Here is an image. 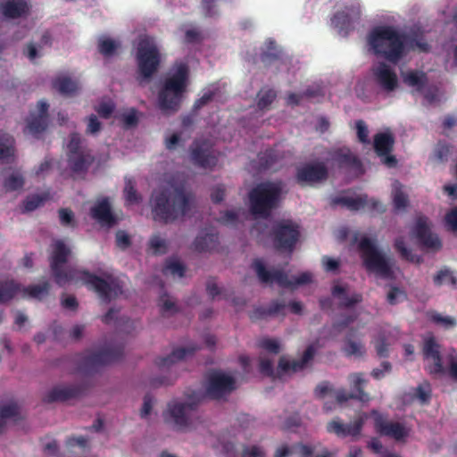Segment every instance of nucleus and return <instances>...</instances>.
Wrapping results in <instances>:
<instances>
[{
    "label": "nucleus",
    "instance_id": "nucleus-1",
    "mask_svg": "<svg viewBox=\"0 0 457 457\" xmlns=\"http://www.w3.org/2000/svg\"><path fill=\"white\" fill-rule=\"evenodd\" d=\"M368 44L375 55L393 64H397L409 50L428 53L431 48L422 34L400 33L392 26L374 28L368 35Z\"/></svg>",
    "mask_w": 457,
    "mask_h": 457
},
{
    "label": "nucleus",
    "instance_id": "nucleus-2",
    "mask_svg": "<svg viewBox=\"0 0 457 457\" xmlns=\"http://www.w3.org/2000/svg\"><path fill=\"white\" fill-rule=\"evenodd\" d=\"M194 195L183 185H169L153 191L150 205L153 219L168 224L187 215Z\"/></svg>",
    "mask_w": 457,
    "mask_h": 457
},
{
    "label": "nucleus",
    "instance_id": "nucleus-3",
    "mask_svg": "<svg viewBox=\"0 0 457 457\" xmlns=\"http://www.w3.org/2000/svg\"><path fill=\"white\" fill-rule=\"evenodd\" d=\"M189 67L184 61H176L163 80L158 95L160 109L177 112L189 84Z\"/></svg>",
    "mask_w": 457,
    "mask_h": 457
},
{
    "label": "nucleus",
    "instance_id": "nucleus-4",
    "mask_svg": "<svg viewBox=\"0 0 457 457\" xmlns=\"http://www.w3.org/2000/svg\"><path fill=\"white\" fill-rule=\"evenodd\" d=\"M282 194V183L264 181L253 187L248 195L252 214L267 219L278 206Z\"/></svg>",
    "mask_w": 457,
    "mask_h": 457
},
{
    "label": "nucleus",
    "instance_id": "nucleus-5",
    "mask_svg": "<svg viewBox=\"0 0 457 457\" xmlns=\"http://www.w3.org/2000/svg\"><path fill=\"white\" fill-rule=\"evenodd\" d=\"M136 60V79L140 86H145L151 81L161 65V53L156 44L148 38L141 39L137 47Z\"/></svg>",
    "mask_w": 457,
    "mask_h": 457
},
{
    "label": "nucleus",
    "instance_id": "nucleus-6",
    "mask_svg": "<svg viewBox=\"0 0 457 457\" xmlns=\"http://www.w3.org/2000/svg\"><path fill=\"white\" fill-rule=\"evenodd\" d=\"M358 249L368 271L373 272L380 278L390 279L394 277L392 263L379 251L375 242L368 237H362L358 242Z\"/></svg>",
    "mask_w": 457,
    "mask_h": 457
},
{
    "label": "nucleus",
    "instance_id": "nucleus-7",
    "mask_svg": "<svg viewBox=\"0 0 457 457\" xmlns=\"http://www.w3.org/2000/svg\"><path fill=\"white\" fill-rule=\"evenodd\" d=\"M198 403L199 401L195 398H190L187 402L171 400L162 414L165 423L178 431L187 429L196 418Z\"/></svg>",
    "mask_w": 457,
    "mask_h": 457
},
{
    "label": "nucleus",
    "instance_id": "nucleus-8",
    "mask_svg": "<svg viewBox=\"0 0 457 457\" xmlns=\"http://www.w3.org/2000/svg\"><path fill=\"white\" fill-rule=\"evenodd\" d=\"M70 253L71 250L63 241L54 242L50 268L54 281L59 287H64L67 283L77 280L81 271L71 267L64 268Z\"/></svg>",
    "mask_w": 457,
    "mask_h": 457
},
{
    "label": "nucleus",
    "instance_id": "nucleus-9",
    "mask_svg": "<svg viewBox=\"0 0 457 457\" xmlns=\"http://www.w3.org/2000/svg\"><path fill=\"white\" fill-rule=\"evenodd\" d=\"M77 279L82 280L86 286L95 291L98 297L105 303H109L112 298L122 294L120 280L112 276H107L105 279L87 270H81Z\"/></svg>",
    "mask_w": 457,
    "mask_h": 457
},
{
    "label": "nucleus",
    "instance_id": "nucleus-10",
    "mask_svg": "<svg viewBox=\"0 0 457 457\" xmlns=\"http://www.w3.org/2000/svg\"><path fill=\"white\" fill-rule=\"evenodd\" d=\"M270 237L276 250L292 253L301 237L300 226L292 220H278L272 226Z\"/></svg>",
    "mask_w": 457,
    "mask_h": 457
},
{
    "label": "nucleus",
    "instance_id": "nucleus-11",
    "mask_svg": "<svg viewBox=\"0 0 457 457\" xmlns=\"http://www.w3.org/2000/svg\"><path fill=\"white\" fill-rule=\"evenodd\" d=\"M252 267L255 270L259 280L265 284L276 282L282 287L293 288L297 286L306 285L312 281V274L309 272H303L297 277L289 278L283 270H268L261 259L253 260Z\"/></svg>",
    "mask_w": 457,
    "mask_h": 457
},
{
    "label": "nucleus",
    "instance_id": "nucleus-12",
    "mask_svg": "<svg viewBox=\"0 0 457 457\" xmlns=\"http://www.w3.org/2000/svg\"><path fill=\"white\" fill-rule=\"evenodd\" d=\"M123 353L124 350L120 345L86 352L80 358L79 369L88 373L96 371L101 366L119 361Z\"/></svg>",
    "mask_w": 457,
    "mask_h": 457
},
{
    "label": "nucleus",
    "instance_id": "nucleus-13",
    "mask_svg": "<svg viewBox=\"0 0 457 457\" xmlns=\"http://www.w3.org/2000/svg\"><path fill=\"white\" fill-rule=\"evenodd\" d=\"M190 158L194 165L212 170L218 163V153L206 139H195L190 146Z\"/></svg>",
    "mask_w": 457,
    "mask_h": 457
},
{
    "label": "nucleus",
    "instance_id": "nucleus-14",
    "mask_svg": "<svg viewBox=\"0 0 457 457\" xmlns=\"http://www.w3.org/2000/svg\"><path fill=\"white\" fill-rule=\"evenodd\" d=\"M373 418L375 431L382 436L394 438L395 441H403L409 436V429L402 423L391 421L386 414L376 410L370 411Z\"/></svg>",
    "mask_w": 457,
    "mask_h": 457
},
{
    "label": "nucleus",
    "instance_id": "nucleus-15",
    "mask_svg": "<svg viewBox=\"0 0 457 457\" xmlns=\"http://www.w3.org/2000/svg\"><path fill=\"white\" fill-rule=\"evenodd\" d=\"M236 389V380L233 377L220 371H214L208 377L205 395L212 400L226 398Z\"/></svg>",
    "mask_w": 457,
    "mask_h": 457
},
{
    "label": "nucleus",
    "instance_id": "nucleus-16",
    "mask_svg": "<svg viewBox=\"0 0 457 457\" xmlns=\"http://www.w3.org/2000/svg\"><path fill=\"white\" fill-rule=\"evenodd\" d=\"M328 176L327 164L324 162L318 161L298 167L295 173V180L302 187L313 186L325 182Z\"/></svg>",
    "mask_w": 457,
    "mask_h": 457
},
{
    "label": "nucleus",
    "instance_id": "nucleus-17",
    "mask_svg": "<svg viewBox=\"0 0 457 457\" xmlns=\"http://www.w3.org/2000/svg\"><path fill=\"white\" fill-rule=\"evenodd\" d=\"M348 380L353 391L348 393L345 389H338L336 392V400L338 403H345L350 399L358 400L361 403H367L370 400V395L363 389L368 382L363 373H352L349 375Z\"/></svg>",
    "mask_w": 457,
    "mask_h": 457
},
{
    "label": "nucleus",
    "instance_id": "nucleus-18",
    "mask_svg": "<svg viewBox=\"0 0 457 457\" xmlns=\"http://www.w3.org/2000/svg\"><path fill=\"white\" fill-rule=\"evenodd\" d=\"M374 81L386 92H393L398 87L395 71L386 62H380L371 69Z\"/></svg>",
    "mask_w": 457,
    "mask_h": 457
},
{
    "label": "nucleus",
    "instance_id": "nucleus-19",
    "mask_svg": "<svg viewBox=\"0 0 457 457\" xmlns=\"http://www.w3.org/2000/svg\"><path fill=\"white\" fill-rule=\"evenodd\" d=\"M366 415L362 414L349 424H344L339 418H336L327 424V431L337 435L338 437L358 436L364 425Z\"/></svg>",
    "mask_w": 457,
    "mask_h": 457
},
{
    "label": "nucleus",
    "instance_id": "nucleus-20",
    "mask_svg": "<svg viewBox=\"0 0 457 457\" xmlns=\"http://www.w3.org/2000/svg\"><path fill=\"white\" fill-rule=\"evenodd\" d=\"M333 203L335 204L345 206L351 211H358L365 207H368L370 211H375L380 213L386 211L380 202L375 199H369L367 195H360L357 197L338 196L333 200Z\"/></svg>",
    "mask_w": 457,
    "mask_h": 457
},
{
    "label": "nucleus",
    "instance_id": "nucleus-21",
    "mask_svg": "<svg viewBox=\"0 0 457 457\" xmlns=\"http://www.w3.org/2000/svg\"><path fill=\"white\" fill-rule=\"evenodd\" d=\"M422 353L425 359L433 360V364L428 368L431 375H441L445 372L440 354V345L436 343L434 337L425 339Z\"/></svg>",
    "mask_w": 457,
    "mask_h": 457
},
{
    "label": "nucleus",
    "instance_id": "nucleus-22",
    "mask_svg": "<svg viewBox=\"0 0 457 457\" xmlns=\"http://www.w3.org/2000/svg\"><path fill=\"white\" fill-rule=\"evenodd\" d=\"M316 353L314 345H309L303 353L300 360L289 361L286 357L282 356L279 359L278 365V375H284L289 372H297L303 370L307 364L312 361Z\"/></svg>",
    "mask_w": 457,
    "mask_h": 457
},
{
    "label": "nucleus",
    "instance_id": "nucleus-23",
    "mask_svg": "<svg viewBox=\"0 0 457 457\" xmlns=\"http://www.w3.org/2000/svg\"><path fill=\"white\" fill-rule=\"evenodd\" d=\"M415 236L420 245L427 249L439 250L442 247V243L439 237L431 233L430 228L427 223L426 217H420L417 220L414 228Z\"/></svg>",
    "mask_w": 457,
    "mask_h": 457
},
{
    "label": "nucleus",
    "instance_id": "nucleus-24",
    "mask_svg": "<svg viewBox=\"0 0 457 457\" xmlns=\"http://www.w3.org/2000/svg\"><path fill=\"white\" fill-rule=\"evenodd\" d=\"M330 160L337 164L339 169L361 170V162L359 158L353 154L347 147L337 148L330 151L328 154Z\"/></svg>",
    "mask_w": 457,
    "mask_h": 457
},
{
    "label": "nucleus",
    "instance_id": "nucleus-25",
    "mask_svg": "<svg viewBox=\"0 0 457 457\" xmlns=\"http://www.w3.org/2000/svg\"><path fill=\"white\" fill-rule=\"evenodd\" d=\"M83 388L80 386H58L50 390L43 398L47 403L55 402H66L81 395Z\"/></svg>",
    "mask_w": 457,
    "mask_h": 457
},
{
    "label": "nucleus",
    "instance_id": "nucleus-26",
    "mask_svg": "<svg viewBox=\"0 0 457 457\" xmlns=\"http://www.w3.org/2000/svg\"><path fill=\"white\" fill-rule=\"evenodd\" d=\"M91 217L102 226L112 228L116 224V218L112 212L111 204L108 198L98 201L90 209Z\"/></svg>",
    "mask_w": 457,
    "mask_h": 457
},
{
    "label": "nucleus",
    "instance_id": "nucleus-27",
    "mask_svg": "<svg viewBox=\"0 0 457 457\" xmlns=\"http://www.w3.org/2000/svg\"><path fill=\"white\" fill-rule=\"evenodd\" d=\"M30 4L28 0H6L0 4L2 15L8 20L21 18L29 14Z\"/></svg>",
    "mask_w": 457,
    "mask_h": 457
},
{
    "label": "nucleus",
    "instance_id": "nucleus-28",
    "mask_svg": "<svg viewBox=\"0 0 457 457\" xmlns=\"http://www.w3.org/2000/svg\"><path fill=\"white\" fill-rule=\"evenodd\" d=\"M347 11L337 12L331 19L332 25L338 29V32L346 36L353 29L352 15H359V8L351 5Z\"/></svg>",
    "mask_w": 457,
    "mask_h": 457
},
{
    "label": "nucleus",
    "instance_id": "nucleus-29",
    "mask_svg": "<svg viewBox=\"0 0 457 457\" xmlns=\"http://www.w3.org/2000/svg\"><path fill=\"white\" fill-rule=\"evenodd\" d=\"M331 295L338 300V307L341 309L352 308L362 302L361 294L354 292L348 295L347 287L338 284L332 287Z\"/></svg>",
    "mask_w": 457,
    "mask_h": 457
},
{
    "label": "nucleus",
    "instance_id": "nucleus-30",
    "mask_svg": "<svg viewBox=\"0 0 457 457\" xmlns=\"http://www.w3.org/2000/svg\"><path fill=\"white\" fill-rule=\"evenodd\" d=\"M95 157L89 150L80 153L67 154V162L70 169L74 173H85L94 162Z\"/></svg>",
    "mask_w": 457,
    "mask_h": 457
},
{
    "label": "nucleus",
    "instance_id": "nucleus-31",
    "mask_svg": "<svg viewBox=\"0 0 457 457\" xmlns=\"http://www.w3.org/2000/svg\"><path fill=\"white\" fill-rule=\"evenodd\" d=\"M286 303L283 300H273L270 302L268 308L257 306L250 312L249 317L253 321L266 319L270 316H276L279 314L284 315Z\"/></svg>",
    "mask_w": 457,
    "mask_h": 457
},
{
    "label": "nucleus",
    "instance_id": "nucleus-32",
    "mask_svg": "<svg viewBox=\"0 0 457 457\" xmlns=\"http://www.w3.org/2000/svg\"><path fill=\"white\" fill-rule=\"evenodd\" d=\"M197 349L195 345L176 348L169 355L157 358L155 364L161 369L169 368L173 363L193 355Z\"/></svg>",
    "mask_w": 457,
    "mask_h": 457
},
{
    "label": "nucleus",
    "instance_id": "nucleus-33",
    "mask_svg": "<svg viewBox=\"0 0 457 457\" xmlns=\"http://www.w3.org/2000/svg\"><path fill=\"white\" fill-rule=\"evenodd\" d=\"M395 145V137L391 133L381 132L374 136L373 145L378 156L391 154Z\"/></svg>",
    "mask_w": 457,
    "mask_h": 457
},
{
    "label": "nucleus",
    "instance_id": "nucleus-34",
    "mask_svg": "<svg viewBox=\"0 0 457 457\" xmlns=\"http://www.w3.org/2000/svg\"><path fill=\"white\" fill-rule=\"evenodd\" d=\"M219 244V236L215 232H201L194 241V248L199 253L214 250Z\"/></svg>",
    "mask_w": 457,
    "mask_h": 457
},
{
    "label": "nucleus",
    "instance_id": "nucleus-35",
    "mask_svg": "<svg viewBox=\"0 0 457 457\" xmlns=\"http://www.w3.org/2000/svg\"><path fill=\"white\" fill-rule=\"evenodd\" d=\"M403 81L416 91L421 92L427 85L428 79L427 74L421 71H409L403 74Z\"/></svg>",
    "mask_w": 457,
    "mask_h": 457
},
{
    "label": "nucleus",
    "instance_id": "nucleus-36",
    "mask_svg": "<svg viewBox=\"0 0 457 457\" xmlns=\"http://www.w3.org/2000/svg\"><path fill=\"white\" fill-rule=\"evenodd\" d=\"M21 292V284L13 279L0 281V303H5L12 300Z\"/></svg>",
    "mask_w": 457,
    "mask_h": 457
},
{
    "label": "nucleus",
    "instance_id": "nucleus-37",
    "mask_svg": "<svg viewBox=\"0 0 457 457\" xmlns=\"http://www.w3.org/2000/svg\"><path fill=\"white\" fill-rule=\"evenodd\" d=\"M14 143L12 136L0 131V162L6 161L14 155Z\"/></svg>",
    "mask_w": 457,
    "mask_h": 457
},
{
    "label": "nucleus",
    "instance_id": "nucleus-38",
    "mask_svg": "<svg viewBox=\"0 0 457 457\" xmlns=\"http://www.w3.org/2000/svg\"><path fill=\"white\" fill-rule=\"evenodd\" d=\"M50 290V284L47 281H44L38 285H31L25 287H21V292L23 297H30L37 300H42L46 295H48Z\"/></svg>",
    "mask_w": 457,
    "mask_h": 457
},
{
    "label": "nucleus",
    "instance_id": "nucleus-39",
    "mask_svg": "<svg viewBox=\"0 0 457 457\" xmlns=\"http://www.w3.org/2000/svg\"><path fill=\"white\" fill-rule=\"evenodd\" d=\"M53 87L64 96H72L79 90V85L69 77H59L53 81Z\"/></svg>",
    "mask_w": 457,
    "mask_h": 457
},
{
    "label": "nucleus",
    "instance_id": "nucleus-40",
    "mask_svg": "<svg viewBox=\"0 0 457 457\" xmlns=\"http://www.w3.org/2000/svg\"><path fill=\"white\" fill-rule=\"evenodd\" d=\"M124 198L127 204H136L141 200V195L136 189V181L132 178H125V187L123 190Z\"/></svg>",
    "mask_w": 457,
    "mask_h": 457
},
{
    "label": "nucleus",
    "instance_id": "nucleus-41",
    "mask_svg": "<svg viewBox=\"0 0 457 457\" xmlns=\"http://www.w3.org/2000/svg\"><path fill=\"white\" fill-rule=\"evenodd\" d=\"M352 334H349L343 347V351L346 356L361 357L366 353L365 346L361 341H353L351 339Z\"/></svg>",
    "mask_w": 457,
    "mask_h": 457
},
{
    "label": "nucleus",
    "instance_id": "nucleus-42",
    "mask_svg": "<svg viewBox=\"0 0 457 457\" xmlns=\"http://www.w3.org/2000/svg\"><path fill=\"white\" fill-rule=\"evenodd\" d=\"M277 94L272 88H262L257 95V107L259 110H266L276 99Z\"/></svg>",
    "mask_w": 457,
    "mask_h": 457
},
{
    "label": "nucleus",
    "instance_id": "nucleus-43",
    "mask_svg": "<svg viewBox=\"0 0 457 457\" xmlns=\"http://www.w3.org/2000/svg\"><path fill=\"white\" fill-rule=\"evenodd\" d=\"M395 248L400 253L401 257L406 261L411 262L420 263L421 262V257L413 254L409 249L403 237H398L395 241Z\"/></svg>",
    "mask_w": 457,
    "mask_h": 457
},
{
    "label": "nucleus",
    "instance_id": "nucleus-44",
    "mask_svg": "<svg viewBox=\"0 0 457 457\" xmlns=\"http://www.w3.org/2000/svg\"><path fill=\"white\" fill-rule=\"evenodd\" d=\"M433 281L436 287H440L445 283H449L453 288H457V278L448 269L439 270L434 277Z\"/></svg>",
    "mask_w": 457,
    "mask_h": 457
},
{
    "label": "nucleus",
    "instance_id": "nucleus-45",
    "mask_svg": "<svg viewBox=\"0 0 457 457\" xmlns=\"http://www.w3.org/2000/svg\"><path fill=\"white\" fill-rule=\"evenodd\" d=\"M23 186L24 178L18 171L12 172L4 181V187L6 189V191H15L22 188Z\"/></svg>",
    "mask_w": 457,
    "mask_h": 457
},
{
    "label": "nucleus",
    "instance_id": "nucleus-46",
    "mask_svg": "<svg viewBox=\"0 0 457 457\" xmlns=\"http://www.w3.org/2000/svg\"><path fill=\"white\" fill-rule=\"evenodd\" d=\"M47 128V118L42 115L32 117L28 123V129L33 135L45 131Z\"/></svg>",
    "mask_w": 457,
    "mask_h": 457
},
{
    "label": "nucleus",
    "instance_id": "nucleus-47",
    "mask_svg": "<svg viewBox=\"0 0 457 457\" xmlns=\"http://www.w3.org/2000/svg\"><path fill=\"white\" fill-rule=\"evenodd\" d=\"M48 199L47 194H36L29 195L24 201V209L26 212H32L43 205L44 203Z\"/></svg>",
    "mask_w": 457,
    "mask_h": 457
},
{
    "label": "nucleus",
    "instance_id": "nucleus-48",
    "mask_svg": "<svg viewBox=\"0 0 457 457\" xmlns=\"http://www.w3.org/2000/svg\"><path fill=\"white\" fill-rule=\"evenodd\" d=\"M393 202L394 206L396 210L404 209L408 204L407 195L401 188V185L399 182L395 183V188L393 192Z\"/></svg>",
    "mask_w": 457,
    "mask_h": 457
},
{
    "label": "nucleus",
    "instance_id": "nucleus-49",
    "mask_svg": "<svg viewBox=\"0 0 457 457\" xmlns=\"http://www.w3.org/2000/svg\"><path fill=\"white\" fill-rule=\"evenodd\" d=\"M278 161V154L273 149H267L259 155V162L262 168L271 169Z\"/></svg>",
    "mask_w": 457,
    "mask_h": 457
},
{
    "label": "nucleus",
    "instance_id": "nucleus-50",
    "mask_svg": "<svg viewBox=\"0 0 457 457\" xmlns=\"http://www.w3.org/2000/svg\"><path fill=\"white\" fill-rule=\"evenodd\" d=\"M18 415L19 406L15 403H11L0 407V428L4 425L6 419L15 418Z\"/></svg>",
    "mask_w": 457,
    "mask_h": 457
},
{
    "label": "nucleus",
    "instance_id": "nucleus-51",
    "mask_svg": "<svg viewBox=\"0 0 457 457\" xmlns=\"http://www.w3.org/2000/svg\"><path fill=\"white\" fill-rule=\"evenodd\" d=\"M185 266L179 261H167L165 266L162 269V273L167 274L170 272L172 275H177L182 278L185 274Z\"/></svg>",
    "mask_w": 457,
    "mask_h": 457
},
{
    "label": "nucleus",
    "instance_id": "nucleus-52",
    "mask_svg": "<svg viewBox=\"0 0 457 457\" xmlns=\"http://www.w3.org/2000/svg\"><path fill=\"white\" fill-rule=\"evenodd\" d=\"M415 396L421 403H428L431 398V388L428 382L417 386L415 390Z\"/></svg>",
    "mask_w": 457,
    "mask_h": 457
},
{
    "label": "nucleus",
    "instance_id": "nucleus-53",
    "mask_svg": "<svg viewBox=\"0 0 457 457\" xmlns=\"http://www.w3.org/2000/svg\"><path fill=\"white\" fill-rule=\"evenodd\" d=\"M116 49L117 45L110 38L103 39L98 44V50L104 56H112Z\"/></svg>",
    "mask_w": 457,
    "mask_h": 457
},
{
    "label": "nucleus",
    "instance_id": "nucleus-54",
    "mask_svg": "<svg viewBox=\"0 0 457 457\" xmlns=\"http://www.w3.org/2000/svg\"><path fill=\"white\" fill-rule=\"evenodd\" d=\"M149 245L154 254H162L167 251L166 241L156 235L151 237Z\"/></svg>",
    "mask_w": 457,
    "mask_h": 457
},
{
    "label": "nucleus",
    "instance_id": "nucleus-55",
    "mask_svg": "<svg viewBox=\"0 0 457 457\" xmlns=\"http://www.w3.org/2000/svg\"><path fill=\"white\" fill-rule=\"evenodd\" d=\"M67 147H68L67 154H73L86 151L85 149H82V147H81V137L79 133H71V134L70 141L68 143Z\"/></svg>",
    "mask_w": 457,
    "mask_h": 457
},
{
    "label": "nucleus",
    "instance_id": "nucleus-56",
    "mask_svg": "<svg viewBox=\"0 0 457 457\" xmlns=\"http://www.w3.org/2000/svg\"><path fill=\"white\" fill-rule=\"evenodd\" d=\"M389 345L386 342L385 336L380 335L375 341V349L377 355L379 358H386L389 354Z\"/></svg>",
    "mask_w": 457,
    "mask_h": 457
},
{
    "label": "nucleus",
    "instance_id": "nucleus-57",
    "mask_svg": "<svg viewBox=\"0 0 457 457\" xmlns=\"http://www.w3.org/2000/svg\"><path fill=\"white\" fill-rule=\"evenodd\" d=\"M60 222L64 227H75L74 213L68 208L59 210Z\"/></svg>",
    "mask_w": 457,
    "mask_h": 457
},
{
    "label": "nucleus",
    "instance_id": "nucleus-58",
    "mask_svg": "<svg viewBox=\"0 0 457 457\" xmlns=\"http://www.w3.org/2000/svg\"><path fill=\"white\" fill-rule=\"evenodd\" d=\"M160 302L161 312L162 316H165L168 313H175L178 312V308L175 303L170 300L168 295H162Z\"/></svg>",
    "mask_w": 457,
    "mask_h": 457
},
{
    "label": "nucleus",
    "instance_id": "nucleus-59",
    "mask_svg": "<svg viewBox=\"0 0 457 457\" xmlns=\"http://www.w3.org/2000/svg\"><path fill=\"white\" fill-rule=\"evenodd\" d=\"M430 320L434 323L443 325L445 328H448L453 327L455 325V320L452 317H444L437 312H432L429 316Z\"/></svg>",
    "mask_w": 457,
    "mask_h": 457
},
{
    "label": "nucleus",
    "instance_id": "nucleus-60",
    "mask_svg": "<svg viewBox=\"0 0 457 457\" xmlns=\"http://www.w3.org/2000/svg\"><path fill=\"white\" fill-rule=\"evenodd\" d=\"M215 92L214 91H207L205 92L200 98L196 99L193 105V112H196L204 106L208 104L214 98Z\"/></svg>",
    "mask_w": 457,
    "mask_h": 457
},
{
    "label": "nucleus",
    "instance_id": "nucleus-61",
    "mask_svg": "<svg viewBox=\"0 0 457 457\" xmlns=\"http://www.w3.org/2000/svg\"><path fill=\"white\" fill-rule=\"evenodd\" d=\"M445 222L448 230L457 232V206L445 214Z\"/></svg>",
    "mask_w": 457,
    "mask_h": 457
},
{
    "label": "nucleus",
    "instance_id": "nucleus-62",
    "mask_svg": "<svg viewBox=\"0 0 457 457\" xmlns=\"http://www.w3.org/2000/svg\"><path fill=\"white\" fill-rule=\"evenodd\" d=\"M259 346L272 353H278L279 344L277 340L271 338H263L259 342Z\"/></svg>",
    "mask_w": 457,
    "mask_h": 457
},
{
    "label": "nucleus",
    "instance_id": "nucleus-63",
    "mask_svg": "<svg viewBox=\"0 0 457 457\" xmlns=\"http://www.w3.org/2000/svg\"><path fill=\"white\" fill-rule=\"evenodd\" d=\"M358 139L361 143H369V130L365 122L359 120L355 123Z\"/></svg>",
    "mask_w": 457,
    "mask_h": 457
},
{
    "label": "nucleus",
    "instance_id": "nucleus-64",
    "mask_svg": "<svg viewBox=\"0 0 457 457\" xmlns=\"http://www.w3.org/2000/svg\"><path fill=\"white\" fill-rule=\"evenodd\" d=\"M265 453L257 445L245 446L242 452V457H264Z\"/></svg>",
    "mask_w": 457,
    "mask_h": 457
}]
</instances>
